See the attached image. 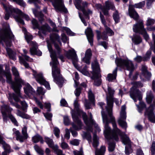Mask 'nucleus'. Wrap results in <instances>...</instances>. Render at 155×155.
I'll return each instance as SVG.
<instances>
[{
  "instance_id": "obj_27",
  "label": "nucleus",
  "mask_w": 155,
  "mask_h": 155,
  "mask_svg": "<svg viewBox=\"0 0 155 155\" xmlns=\"http://www.w3.org/2000/svg\"><path fill=\"white\" fill-rule=\"evenodd\" d=\"M92 55L91 51V49H87L85 53V56L82 59V61L85 63L89 64L90 60Z\"/></svg>"
},
{
  "instance_id": "obj_22",
  "label": "nucleus",
  "mask_w": 155,
  "mask_h": 155,
  "mask_svg": "<svg viewBox=\"0 0 155 155\" xmlns=\"http://www.w3.org/2000/svg\"><path fill=\"white\" fill-rule=\"evenodd\" d=\"M30 45L32 47L30 48V51L31 55L36 54L38 56H41L42 52L39 50H37L38 46L37 44L33 41L30 42Z\"/></svg>"
},
{
  "instance_id": "obj_9",
  "label": "nucleus",
  "mask_w": 155,
  "mask_h": 155,
  "mask_svg": "<svg viewBox=\"0 0 155 155\" xmlns=\"http://www.w3.org/2000/svg\"><path fill=\"white\" fill-rule=\"evenodd\" d=\"M81 113L84 122L87 126V129L88 130L92 131L91 127L94 125L97 131L99 132L101 131V130L98 127V125L95 123V121L92 119V115L91 113H89L90 118L89 120L87 119V116L85 113L82 111H81Z\"/></svg>"
},
{
  "instance_id": "obj_58",
  "label": "nucleus",
  "mask_w": 155,
  "mask_h": 155,
  "mask_svg": "<svg viewBox=\"0 0 155 155\" xmlns=\"http://www.w3.org/2000/svg\"><path fill=\"white\" fill-rule=\"evenodd\" d=\"M37 91L39 94L44 95L45 92L44 91L43 88L41 87H38L37 88Z\"/></svg>"
},
{
  "instance_id": "obj_25",
  "label": "nucleus",
  "mask_w": 155,
  "mask_h": 155,
  "mask_svg": "<svg viewBox=\"0 0 155 155\" xmlns=\"http://www.w3.org/2000/svg\"><path fill=\"white\" fill-rule=\"evenodd\" d=\"M85 33L89 42L91 46H93V35L91 29L90 28H87L85 31Z\"/></svg>"
},
{
  "instance_id": "obj_14",
  "label": "nucleus",
  "mask_w": 155,
  "mask_h": 155,
  "mask_svg": "<svg viewBox=\"0 0 155 155\" xmlns=\"http://www.w3.org/2000/svg\"><path fill=\"white\" fill-rule=\"evenodd\" d=\"M126 109V106L123 105L121 107L120 116L118 120V122L120 125L125 129L127 127V124L125 121L127 117Z\"/></svg>"
},
{
  "instance_id": "obj_61",
  "label": "nucleus",
  "mask_w": 155,
  "mask_h": 155,
  "mask_svg": "<svg viewBox=\"0 0 155 155\" xmlns=\"http://www.w3.org/2000/svg\"><path fill=\"white\" fill-rule=\"evenodd\" d=\"M53 150L57 155H65V154H63L62 151L61 150L58 149V146L57 149H54Z\"/></svg>"
},
{
  "instance_id": "obj_12",
  "label": "nucleus",
  "mask_w": 155,
  "mask_h": 155,
  "mask_svg": "<svg viewBox=\"0 0 155 155\" xmlns=\"http://www.w3.org/2000/svg\"><path fill=\"white\" fill-rule=\"evenodd\" d=\"M130 97L134 100V102L137 101V99H138L140 101V104L141 107L144 108L146 107V105L144 103L140 101L142 99V95L140 92L137 89H134V87H132L130 90Z\"/></svg>"
},
{
  "instance_id": "obj_17",
  "label": "nucleus",
  "mask_w": 155,
  "mask_h": 155,
  "mask_svg": "<svg viewBox=\"0 0 155 155\" xmlns=\"http://www.w3.org/2000/svg\"><path fill=\"white\" fill-rule=\"evenodd\" d=\"M52 2L53 5L57 11H62L66 12L65 9L63 0H49Z\"/></svg>"
},
{
  "instance_id": "obj_63",
  "label": "nucleus",
  "mask_w": 155,
  "mask_h": 155,
  "mask_svg": "<svg viewBox=\"0 0 155 155\" xmlns=\"http://www.w3.org/2000/svg\"><path fill=\"white\" fill-rule=\"evenodd\" d=\"M65 137L68 140L70 138V133L69 132V130L66 128L65 130Z\"/></svg>"
},
{
  "instance_id": "obj_20",
  "label": "nucleus",
  "mask_w": 155,
  "mask_h": 155,
  "mask_svg": "<svg viewBox=\"0 0 155 155\" xmlns=\"http://www.w3.org/2000/svg\"><path fill=\"white\" fill-rule=\"evenodd\" d=\"M50 38L52 42L54 43L55 48L57 50L58 53L59 54L61 51V48L58 45L55 43V42L57 41L59 42V44H61L59 36L56 33H53L51 35Z\"/></svg>"
},
{
  "instance_id": "obj_52",
  "label": "nucleus",
  "mask_w": 155,
  "mask_h": 155,
  "mask_svg": "<svg viewBox=\"0 0 155 155\" xmlns=\"http://www.w3.org/2000/svg\"><path fill=\"white\" fill-rule=\"evenodd\" d=\"M64 124L66 125H68L70 124V121L68 116H64Z\"/></svg>"
},
{
  "instance_id": "obj_31",
  "label": "nucleus",
  "mask_w": 155,
  "mask_h": 155,
  "mask_svg": "<svg viewBox=\"0 0 155 155\" xmlns=\"http://www.w3.org/2000/svg\"><path fill=\"white\" fill-rule=\"evenodd\" d=\"M94 6L98 10H102L104 15H109V14L107 10H106L105 8L104 7L102 8V6L101 4H95Z\"/></svg>"
},
{
  "instance_id": "obj_57",
  "label": "nucleus",
  "mask_w": 155,
  "mask_h": 155,
  "mask_svg": "<svg viewBox=\"0 0 155 155\" xmlns=\"http://www.w3.org/2000/svg\"><path fill=\"white\" fill-rule=\"evenodd\" d=\"M70 143L74 146H78L79 143V140L77 139H74L70 141Z\"/></svg>"
},
{
  "instance_id": "obj_40",
  "label": "nucleus",
  "mask_w": 155,
  "mask_h": 155,
  "mask_svg": "<svg viewBox=\"0 0 155 155\" xmlns=\"http://www.w3.org/2000/svg\"><path fill=\"white\" fill-rule=\"evenodd\" d=\"M23 51L24 54L22 55V57L24 58L26 61L31 62H33V59L30 58L28 56L26 55V54L28 53V51L25 49H23Z\"/></svg>"
},
{
  "instance_id": "obj_21",
  "label": "nucleus",
  "mask_w": 155,
  "mask_h": 155,
  "mask_svg": "<svg viewBox=\"0 0 155 155\" xmlns=\"http://www.w3.org/2000/svg\"><path fill=\"white\" fill-rule=\"evenodd\" d=\"M12 109L10 108L9 106L3 104L1 108V111L3 117V119L4 121L7 119V115H8L12 110Z\"/></svg>"
},
{
  "instance_id": "obj_13",
  "label": "nucleus",
  "mask_w": 155,
  "mask_h": 155,
  "mask_svg": "<svg viewBox=\"0 0 155 155\" xmlns=\"http://www.w3.org/2000/svg\"><path fill=\"white\" fill-rule=\"evenodd\" d=\"M99 144L98 138L97 137L96 134H94L92 145L93 147L95 149V155H104L106 150L105 147L102 146L101 147L100 149L98 150L97 149V147L98 146Z\"/></svg>"
},
{
  "instance_id": "obj_62",
  "label": "nucleus",
  "mask_w": 155,
  "mask_h": 155,
  "mask_svg": "<svg viewBox=\"0 0 155 155\" xmlns=\"http://www.w3.org/2000/svg\"><path fill=\"white\" fill-rule=\"evenodd\" d=\"M62 140L63 141L61 143V147L63 149L67 148L68 147V145L64 141V140L63 139L62 136Z\"/></svg>"
},
{
  "instance_id": "obj_7",
  "label": "nucleus",
  "mask_w": 155,
  "mask_h": 155,
  "mask_svg": "<svg viewBox=\"0 0 155 155\" xmlns=\"http://www.w3.org/2000/svg\"><path fill=\"white\" fill-rule=\"evenodd\" d=\"M115 62L117 66L130 71L129 75L130 76L131 75L132 72L134 69V64L131 61L128 59H122L117 58H116Z\"/></svg>"
},
{
  "instance_id": "obj_36",
  "label": "nucleus",
  "mask_w": 155,
  "mask_h": 155,
  "mask_svg": "<svg viewBox=\"0 0 155 155\" xmlns=\"http://www.w3.org/2000/svg\"><path fill=\"white\" fill-rule=\"evenodd\" d=\"M86 128H87V126H86ZM87 131H88L87 132H84L83 135V137L84 138L86 139L89 142H91V136L90 134L88 131L92 132V127H91L92 131L90 130H88L86 129Z\"/></svg>"
},
{
  "instance_id": "obj_60",
  "label": "nucleus",
  "mask_w": 155,
  "mask_h": 155,
  "mask_svg": "<svg viewBox=\"0 0 155 155\" xmlns=\"http://www.w3.org/2000/svg\"><path fill=\"white\" fill-rule=\"evenodd\" d=\"M151 54V51H148L146 54L145 56L144 59V61H146L148 60L150 58V56Z\"/></svg>"
},
{
  "instance_id": "obj_42",
  "label": "nucleus",
  "mask_w": 155,
  "mask_h": 155,
  "mask_svg": "<svg viewBox=\"0 0 155 155\" xmlns=\"http://www.w3.org/2000/svg\"><path fill=\"white\" fill-rule=\"evenodd\" d=\"M113 17L115 22L116 23L118 22L119 19V15L117 10H115L113 14Z\"/></svg>"
},
{
  "instance_id": "obj_8",
  "label": "nucleus",
  "mask_w": 155,
  "mask_h": 155,
  "mask_svg": "<svg viewBox=\"0 0 155 155\" xmlns=\"http://www.w3.org/2000/svg\"><path fill=\"white\" fill-rule=\"evenodd\" d=\"M9 9L10 10L11 13H12L13 12L16 13L17 15H14L13 18L17 22L22 25H24L25 24L24 22L21 17L24 18L28 21L30 19L28 15L25 14L18 8H12L10 6L9 7Z\"/></svg>"
},
{
  "instance_id": "obj_43",
  "label": "nucleus",
  "mask_w": 155,
  "mask_h": 155,
  "mask_svg": "<svg viewBox=\"0 0 155 155\" xmlns=\"http://www.w3.org/2000/svg\"><path fill=\"white\" fill-rule=\"evenodd\" d=\"M41 139V137L38 134H37L33 136L32 138V141L34 143H36L38 142Z\"/></svg>"
},
{
  "instance_id": "obj_16",
  "label": "nucleus",
  "mask_w": 155,
  "mask_h": 155,
  "mask_svg": "<svg viewBox=\"0 0 155 155\" xmlns=\"http://www.w3.org/2000/svg\"><path fill=\"white\" fill-rule=\"evenodd\" d=\"M33 75L37 81L40 84L45 85L47 89H50V85L48 82L46 81L44 79L42 74L41 73L37 74L36 72L34 70H33Z\"/></svg>"
},
{
  "instance_id": "obj_4",
  "label": "nucleus",
  "mask_w": 155,
  "mask_h": 155,
  "mask_svg": "<svg viewBox=\"0 0 155 155\" xmlns=\"http://www.w3.org/2000/svg\"><path fill=\"white\" fill-rule=\"evenodd\" d=\"M108 91L109 95L107 97V106L106 107V109L107 111L108 112L110 120L108 119V117H107V118L110 121V122L112 123L113 127H114V129L115 130L117 129V126L116 123L115 118L113 116L112 114L113 96L114 94V91L110 87H108ZM104 103L101 102H99L98 103V105L101 107L102 109H103V106L104 105ZM102 111L107 116V114H105L104 111V110H103L101 111V114ZM101 115L102 116V115Z\"/></svg>"
},
{
  "instance_id": "obj_28",
  "label": "nucleus",
  "mask_w": 155,
  "mask_h": 155,
  "mask_svg": "<svg viewBox=\"0 0 155 155\" xmlns=\"http://www.w3.org/2000/svg\"><path fill=\"white\" fill-rule=\"evenodd\" d=\"M80 2H76L75 4V6L76 8L78 10H81L83 13L86 16L89 15H91L92 14V12L90 9H88L87 11H85L83 8L80 6Z\"/></svg>"
},
{
  "instance_id": "obj_64",
  "label": "nucleus",
  "mask_w": 155,
  "mask_h": 155,
  "mask_svg": "<svg viewBox=\"0 0 155 155\" xmlns=\"http://www.w3.org/2000/svg\"><path fill=\"white\" fill-rule=\"evenodd\" d=\"M44 116L45 117V118L49 120H51V118L52 117V115L50 113H46V114H44Z\"/></svg>"
},
{
  "instance_id": "obj_47",
  "label": "nucleus",
  "mask_w": 155,
  "mask_h": 155,
  "mask_svg": "<svg viewBox=\"0 0 155 155\" xmlns=\"http://www.w3.org/2000/svg\"><path fill=\"white\" fill-rule=\"evenodd\" d=\"M54 133L57 138H59V134L60 133V130L58 128L55 127L54 128Z\"/></svg>"
},
{
  "instance_id": "obj_11",
  "label": "nucleus",
  "mask_w": 155,
  "mask_h": 155,
  "mask_svg": "<svg viewBox=\"0 0 155 155\" xmlns=\"http://www.w3.org/2000/svg\"><path fill=\"white\" fill-rule=\"evenodd\" d=\"M133 31L135 32H138L143 35L146 40L149 39V36L147 33L146 29L144 28L143 21L140 20L136 24L134 25Z\"/></svg>"
},
{
  "instance_id": "obj_38",
  "label": "nucleus",
  "mask_w": 155,
  "mask_h": 155,
  "mask_svg": "<svg viewBox=\"0 0 155 155\" xmlns=\"http://www.w3.org/2000/svg\"><path fill=\"white\" fill-rule=\"evenodd\" d=\"M38 29L42 31L43 33H45V31H49L50 28L48 24H45L41 27H39Z\"/></svg>"
},
{
  "instance_id": "obj_32",
  "label": "nucleus",
  "mask_w": 155,
  "mask_h": 155,
  "mask_svg": "<svg viewBox=\"0 0 155 155\" xmlns=\"http://www.w3.org/2000/svg\"><path fill=\"white\" fill-rule=\"evenodd\" d=\"M25 87H24V91L25 93L29 95V94H32L33 93V89L30 85L28 83L25 84Z\"/></svg>"
},
{
  "instance_id": "obj_1",
  "label": "nucleus",
  "mask_w": 155,
  "mask_h": 155,
  "mask_svg": "<svg viewBox=\"0 0 155 155\" xmlns=\"http://www.w3.org/2000/svg\"><path fill=\"white\" fill-rule=\"evenodd\" d=\"M102 119L103 123L104 124L105 130L104 132L105 138L108 140L113 139L116 141L119 139L118 135H120L123 143L125 145V152L126 154H129L132 152L131 147V141L128 137L125 134H122L120 130L117 127V129L114 130L113 127V130L111 131L110 128L109 127L108 124L110 121L108 120L107 116L103 111L102 112Z\"/></svg>"
},
{
  "instance_id": "obj_56",
  "label": "nucleus",
  "mask_w": 155,
  "mask_h": 155,
  "mask_svg": "<svg viewBox=\"0 0 155 155\" xmlns=\"http://www.w3.org/2000/svg\"><path fill=\"white\" fill-rule=\"evenodd\" d=\"M151 151L152 155H154L155 154V142L153 141L151 147Z\"/></svg>"
},
{
  "instance_id": "obj_24",
  "label": "nucleus",
  "mask_w": 155,
  "mask_h": 155,
  "mask_svg": "<svg viewBox=\"0 0 155 155\" xmlns=\"http://www.w3.org/2000/svg\"><path fill=\"white\" fill-rule=\"evenodd\" d=\"M129 13L130 17L135 20L138 19L139 16L134 8V6L131 5H129Z\"/></svg>"
},
{
  "instance_id": "obj_29",
  "label": "nucleus",
  "mask_w": 155,
  "mask_h": 155,
  "mask_svg": "<svg viewBox=\"0 0 155 155\" xmlns=\"http://www.w3.org/2000/svg\"><path fill=\"white\" fill-rule=\"evenodd\" d=\"M117 69V67H116L113 71L112 74H108L107 78V80L111 82L116 79Z\"/></svg>"
},
{
  "instance_id": "obj_2",
  "label": "nucleus",
  "mask_w": 155,
  "mask_h": 155,
  "mask_svg": "<svg viewBox=\"0 0 155 155\" xmlns=\"http://www.w3.org/2000/svg\"><path fill=\"white\" fill-rule=\"evenodd\" d=\"M12 71L15 76V82H12L11 75L9 71H8L5 72L3 70L2 67L0 66V77L1 79L3 76H5L7 78V82L12 84V87L17 95L14 94H9V95L12 97L15 101L18 102L19 101V97L22 98L20 94V90L21 85L24 84V81L20 78L18 71L15 67H12Z\"/></svg>"
},
{
  "instance_id": "obj_54",
  "label": "nucleus",
  "mask_w": 155,
  "mask_h": 155,
  "mask_svg": "<svg viewBox=\"0 0 155 155\" xmlns=\"http://www.w3.org/2000/svg\"><path fill=\"white\" fill-rule=\"evenodd\" d=\"M64 30H65L67 34L71 36H74L75 34L69 28L67 27L64 28Z\"/></svg>"
},
{
  "instance_id": "obj_34",
  "label": "nucleus",
  "mask_w": 155,
  "mask_h": 155,
  "mask_svg": "<svg viewBox=\"0 0 155 155\" xmlns=\"http://www.w3.org/2000/svg\"><path fill=\"white\" fill-rule=\"evenodd\" d=\"M32 11L35 16L38 18L40 22H42L44 20L43 14L41 12H38L37 13L36 10L34 9H32Z\"/></svg>"
},
{
  "instance_id": "obj_15",
  "label": "nucleus",
  "mask_w": 155,
  "mask_h": 155,
  "mask_svg": "<svg viewBox=\"0 0 155 155\" xmlns=\"http://www.w3.org/2000/svg\"><path fill=\"white\" fill-rule=\"evenodd\" d=\"M98 40L102 39L104 40H107L108 38V35L111 36L114 35V32L109 27L105 26V29L102 34L100 31L98 30L96 31Z\"/></svg>"
},
{
  "instance_id": "obj_41",
  "label": "nucleus",
  "mask_w": 155,
  "mask_h": 155,
  "mask_svg": "<svg viewBox=\"0 0 155 155\" xmlns=\"http://www.w3.org/2000/svg\"><path fill=\"white\" fill-rule=\"evenodd\" d=\"M16 114L17 115L23 118L28 119L30 117L28 115L22 112L19 110H17Z\"/></svg>"
},
{
  "instance_id": "obj_19",
  "label": "nucleus",
  "mask_w": 155,
  "mask_h": 155,
  "mask_svg": "<svg viewBox=\"0 0 155 155\" xmlns=\"http://www.w3.org/2000/svg\"><path fill=\"white\" fill-rule=\"evenodd\" d=\"M72 116L74 121L78 125V126H77L74 124H72V128L77 130L81 129L82 126L81 121L79 119L77 115L75 114V112L73 111L72 112Z\"/></svg>"
},
{
  "instance_id": "obj_26",
  "label": "nucleus",
  "mask_w": 155,
  "mask_h": 155,
  "mask_svg": "<svg viewBox=\"0 0 155 155\" xmlns=\"http://www.w3.org/2000/svg\"><path fill=\"white\" fill-rule=\"evenodd\" d=\"M3 6V7L5 10L7 12V13L5 14V20H8L9 18L10 15H12L13 17L14 15H16L15 14H16V13L13 12L12 13L10 12V10L9 9V7L11 6L12 8H14L12 6L9 5L8 4H5L4 3L2 4Z\"/></svg>"
},
{
  "instance_id": "obj_30",
  "label": "nucleus",
  "mask_w": 155,
  "mask_h": 155,
  "mask_svg": "<svg viewBox=\"0 0 155 155\" xmlns=\"http://www.w3.org/2000/svg\"><path fill=\"white\" fill-rule=\"evenodd\" d=\"M45 141L48 145L49 147H51L53 149H57V145L54 144L53 141L51 139L48 137H45Z\"/></svg>"
},
{
  "instance_id": "obj_51",
  "label": "nucleus",
  "mask_w": 155,
  "mask_h": 155,
  "mask_svg": "<svg viewBox=\"0 0 155 155\" xmlns=\"http://www.w3.org/2000/svg\"><path fill=\"white\" fill-rule=\"evenodd\" d=\"M79 1L80 2V6L83 8L84 9L85 7H86L88 5V3L86 2H83L82 3H81V0H75V4L76 2H79Z\"/></svg>"
},
{
  "instance_id": "obj_55",
  "label": "nucleus",
  "mask_w": 155,
  "mask_h": 155,
  "mask_svg": "<svg viewBox=\"0 0 155 155\" xmlns=\"http://www.w3.org/2000/svg\"><path fill=\"white\" fill-rule=\"evenodd\" d=\"M21 104L22 106V108L23 110L25 111L28 107V105L25 101H21Z\"/></svg>"
},
{
  "instance_id": "obj_48",
  "label": "nucleus",
  "mask_w": 155,
  "mask_h": 155,
  "mask_svg": "<svg viewBox=\"0 0 155 155\" xmlns=\"http://www.w3.org/2000/svg\"><path fill=\"white\" fill-rule=\"evenodd\" d=\"M33 25V28H38L39 29V27L37 21L35 19H33L31 21Z\"/></svg>"
},
{
  "instance_id": "obj_49",
  "label": "nucleus",
  "mask_w": 155,
  "mask_h": 155,
  "mask_svg": "<svg viewBox=\"0 0 155 155\" xmlns=\"http://www.w3.org/2000/svg\"><path fill=\"white\" fill-rule=\"evenodd\" d=\"M34 148L36 151L40 154L43 155V151L37 145H35Z\"/></svg>"
},
{
  "instance_id": "obj_3",
  "label": "nucleus",
  "mask_w": 155,
  "mask_h": 155,
  "mask_svg": "<svg viewBox=\"0 0 155 155\" xmlns=\"http://www.w3.org/2000/svg\"><path fill=\"white\" fill-rule=\"evenodd\" d=\"M47 47L50 53V56L52 61L50 63L51 66L52 73L54 81L58 84L61 85L64 82L63 78L60 75V70L58 67L59 63L56 58V53L52 49L51 44L48 40H47Z\"/></svg>"
},
{
  "instance_id": "obj_18",
  "label": "nucleus",
  "mask_w": 155,
  "mask_h": 155,
  "mask_svg": "<svg viewBox=\"0 0 155 155\" xmlns=\"http://www.w3.org/2000/svg\"><path fill=\"white\" fill-rule=\"evenodd\" d=\"M154 108L152 105L146 109L144 115L147 116L149 120L151 122L155 123V116L153 111Z\"/></svg>"
},
{
  "instance_id": "obj_53",
  "label": "nucleus",
  "mask_w": 155,
  "mask_h": 155,
  "mask_svg": "<svg viewBox=\"0 0 155 155\" xmlns=\"http://www.w3.org/2000/svg\"><path fill=\"white\" fill-rule=\"evenodd\" d=\"M25 39L28 43L32 39V36L31 35L29 34H26L25 35Z\"/></svg>"
},
{
  "instance_id": "obj_39",
  "label": "nucleus",
  "mask_w": 155,
  "mask_h": 155,
  "mask_svg": "<svg viewBox=\"0 0 155 155\" xmlns=\"http://www.w3.org/2000/svg\"><path fill=\"white\" fill-rule=\"evenodd\" d=\"M88 94L89 100L91 103H94L95 99L94 96L91 89L89 90Z\"/></svg>"
},
{
  "instance_id": "obj_10",
  "label": "nucleus",
  "mask_w": 155,
  "mask_h": 155,
  "mask_svg": "<svg viewBox=\"0 0 155 155\" xmlns=\"http://www.w3.org/2000/svg\"><path fill=\"white\" fill-rule=\"evenodd\" d=\"M92 67L93 69V73L91 78L94 80V84L96 86H99L101 83V80L100 78L101 77L100 74V68L98 63L95 61L92 64Z\"/></svg>"
},
{
  "instance_id": "obj_23",
  "label": "nucleus",
  "mask_w": 155,
  "mask_h": 155,
  "mask_svg": "<svg viewBox=\"0 0 155 155\" xmlns=\"http://www.w3.org/2000/svg\"><path fill=\"white\" fill-rule=\"evenodd\" d=\"M22 133L23 136L20 134L18 136L16 137L17 140H19L20 142H23L25 139H27L28 137V134L27 133V127L24 126L22 129Z\"/></svg>"
},
{
  "instance_id": "obj_44",
  "label": "nucleus",
  "mask_w": 155,
  "mask_h": 155,
  "mask_svg": "<svg viewBox=\"0 0 155 155\" xmlns=\"http://www.w3.org/2000/svg\"><path fill=\"white\" fill-rule=\"evenodd\" d=\"M145 4V2L144 1H143L140 2L139 3L135 4L134 5H133L134 6V8H140L143 7Z\"/></svg>"
},
{
  "instance_id": "obj_37",
  "label": "nucleus",
  "mask_w": 155,
  "mask_h": 155,
  "mask_svg": "<svg viewBox=\"0 0 155 155\" xmlns=\"http://www.w3.org/2000/svg\"><path fill=\"white\" fill-rule=\"evenodd\" d=\"M132 40L135 44L137 45L141 42L142 39L140 36L137 35H134L133 38H132Z\"/></svg>"
},
{
  "instance_id": "obj_5",
  "label": "nucleus",
  "mask_w": 155,
  "mask_h": 155,
  "mask_svg": "<svg viewBox=\"0 0 155 155\" xmlns=\"http://www.w3.org/2000/svg\"><path fill=\"white\" fill-rule=\"evenodd\" d=\"M0 42L3 41L5 43L7 48H6L7 52L10 57H12L15 59L13 57L15 53L13 52L12 50L8 47L11 45V40H13L14 36L11 32L9 27L3 29L2 32L0 33Z\"/></svg>"
},
{
  "instance_id": "obj_50",
  "label": "nucleus",
  "mask_w": 155,
  "mask_h": 155,
  "mask_svg": "<svg viewBox=\"0 0 155 155\" xmlns=\"http://www.w3.org/2000/svg\"><path fill=\"white\" fill-rule=\"evenodd\" d=\"M115 144L114 142L109 143L108 150L110 151H113L114 149Z\"/></svg>"
},
{
  "instance_id": "obj_45",
  "label": "nucleus",
  "mask_w": 155,
  "mask_h": 155,
  "mask_svg": "<svg viewBox=\"0 0 155 155\" xmlns=\"http://www.w3.org/2000/svg\"><path fill=\"white\" fill-rule=\"evenodd\" d=\"M19 58L20 63L21 64H23L25 68H28L29 67L28 64L25 61L22 57L19 56Z\"/></svg>"
},
{
  "instance_id": "obj_59",
  "label": "nucleus",
  "mask_w": 155,
  "mask_h": 155,
  "mask_svg": "<svg viewBox=\"0 0 155 155\" xmlns=\"http://www.w3.org/2000/svg\"><path fill=\"white\" fill-rule=\"evenodd\" d=\"M154 22V20L153 19L148 18L147 20L146 25L148 26L153 25Z\"/></svg>"
},
{
  "instance_id": "obj_35",
  "label": "nucleus",
  "mask_w": 155,
  "mask_h": 155,
  "mask_svg": "<svg viewBox=\"0 0 155 155\" xmlns=\"http://www.w3.org/2000/svg\"><path fill=\"white\" fill-rule=\"evenodd\" d=\"M153 98L154 96L152 94V92L151 91H148L147 93L146 98L147 103L148 104L150 103Z\"/></svg>"
},
{
  "instance_id": "obj_46",
  "label": "nucleus",
  "mask_w": 155,
  "mask_h": 155,
  "mask_svg": "<svg viewBox=\"0 0 155 155\" xmlns=\"http://www.w3.org/2000/svg\"><path fill=\"white\" fill-rule=\"evenodd\" d=\"M8 116L12 122L15 125L18 126V124L17 121L13 116L11 114H9Z\"/></svg>"
},
{
  "instance_id": "obj_33",
  "label": "nucleus",
  "mask_w": 155,
  "mask_h": 155,
  "mask_svg": "<svg viewBox=\"0 0 155 155\" xmlns=\"http://www.w3.org/2000/svg\"><path fill=\"white\" fill-rule=\"evenodd\" d=\"M105 5L104 6L106 10H107L108 12V10L110 9H111L113 10H115V7L113 3L109 1H107L105 2Z\"/></svg>"
},
{
  "instance_id": "obj_6",
  "label": "nucleus",
  "mask_w": 155,
  "mask_h": 155,
  "mask_svg": "<svg viewBox=\"0 0 155 155\" xmlns=\"http://www.w3.org/2000/svg\"><path fill=\"white\" fill-rule=\"evenodd\" d=\"M66 56L68 58L71 60L75 68L82 74L86 76H88L89 75V73L87 71V68L86 66H85L82 69H81L78 66L76 63L78 61L77 56L76 53L74 49L69 51L67 54Z\"/></svg>"
}]
</instances>
